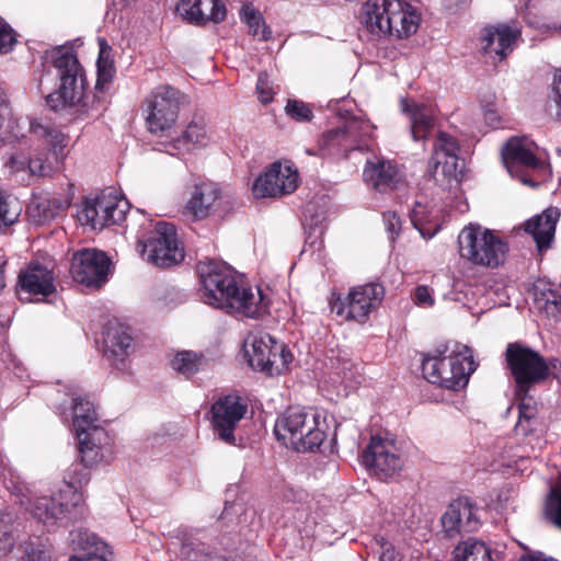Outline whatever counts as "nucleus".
<instances>
[{"instance_id": "4be33fe9", "label": "nucleus", "mask_w": 561, "mask_h": 561, "mask_svg": "<svg viewBox=\"0 0 561 561\" xmlns=\"http://www.w3.org/2000/svg\"><path fill=\"white\" fill-rule=\"evenodd\" d=\"M363 178L369 187L380 193L398 188L403 179L400 170L391 161L379 157L367 159Z\"/></svg>"}, {"instance_id": "20e7f679", "label": "nucleus", "mask_w": 561, "mask_h": 561, "mask_svg": "<svg viewBox=\"0 0 561 561\" xmlns=\"http://www.w3.org/2000/svg\"><path fill=\"white\" fill-rule=\"evenodd\" d=\"M85 462L72 465L66 473L64 485L51 496L37 497L31 506L35 518L47 526H55L67 518L82 502L79 489L90 480Z\"/></svg>"}, {"instance_id": "f3484780", "label": "nucleus", "mask_w": 561, "mask_h": 561, "mask_svg": "<svg viewBox=\"0 0 561 561\" xmlns=\"http://www.w3.org/2000/svg\"><path fill=\"white\" fill-rule=\"evenodd\" d=\"M247 404L237 394L217 399L210 409L211 426L215 436L227 444H234V430L247 412Z\"/></svg>"}, {"instance_id": "49530a36", "label": "nucleus", "mask_w": 561, "mask_h": 561, "mask_svg": "<svg viewBox=\"0 0 561 561\" xmlns=\"http://www.w3.org/2000/svg\"><path fill=\"white\" fill-rule=\"evenodd\" d=\"M285 113L296 122H310L313 118L311 106L297 99L287 101Z\"/></svg>"}, {"instance_id": "a211bd4d", "label": "nucleus", "mask_w": 561, "mask_h": 561, "mask_svg": "<svg viewBox=\"0 0 561 561\" xmlns=\"http://www.w3.org/2000/svg\"><path fill=\"white\" fill-rule=\"evenodd\" d=\"M110 260L104 252L95 249H82L71 260L72 278L88 287L99 288L107 280Z\"/></svg>"}, {"instance_id": "338daca9", "label": "nucleus", "mask_w": 561, "mask_h": 561, "mask_svg": "<svg viewBox=\"0 0 561 561\" xmlns=\"http://www.w3.org/2000/svg\"><path fill=\"white\" fill-rule=\"evenodd\" d=\"M412 561H421V560L419 558H416V559H413Z\"/></svg>"}, {"instance_id": "0eeeda50", "label": "nucleus", "mask_w": 561, "mask_h": 561, "mask_svg": "<svg viewBox=\"0 0 561 561\" xmlns=\"http://www.w3.org/2000/svg\"><path fill=\"white\" fill-rule=\"evenodd\" d=\"M249 365L270 376L280 375L293 359L290 351L268 333H251L243 344Z\"/></svg>"}, {"instance_id": "603ef678", "label": "nucleus", "mask_w": 561, "mask_h": 561, "mask_svg": "<svg viewBox=\"0 0 561 561\" xmlns=\"http://www.w3.org/2000/svg\"><path fill=\"white\" fill-rule=\"evenodd\" d=\"M551 98L556 104V116L561 119V69L554 72Z\"/></svg>"}, {"instance_id": "0e129e2a", "label": "nucleus", "mask_w": 561, "mask_h": 561, "mask_svg": "<svg viewBox=\"0 0 561 561\" xmlns=\"http://www.w3.org/2000/svg\"><path fill=\"white\" fill-rule=\"evenodd\" d=\"M548 30H551L553 32H557V33H560L561 34V24H549L547 25Z\"/></svg>"}, {"instance_id": "473e14b6", "label": "nucleus", "mask_w": 561, "mask_h": 561, "mask_svg": "<svg viewBox=\"0 0 561 561\" xmlns=\"http://www.w3.org/2000/svg\"><path fill=\"white\" fill-rule=\"evenodd\" d=\"M69 545L75 551H85L87 556L111 553L106 542L84 528H77L70 531Z\"/></svg>"}, {"instance_id": "09e8293b", "label": "nucleus", "mask_w": 561, "mask_h": 561, "mask_svg": "<svg viewBox=\"0 0 561 561\" xmlns=\"http://www.w3.org/2000/svg\"><path fill=\"white\" fill-rule=\"evenodd\" d=\"M15 44V37L11 26L0 18V54H7L12 50Z\"/></svg>"}, {"instance_id": "8fccbe9b", "label": "nucleus", "mask_w": 561, "mask_h": 561, "mask_svg": "<svg viewBox=\"0 0 561 561\" xmlns=\"http://www.w3.org/2000/svg\"><path fill=\"white\" fill-rule=\"evenodd\" d=\"M256 91L259 93V99L263 104H266L273 100V85L267 73H260L256 83Z\"/></svg>"}, {"instance_id": "4468645a", "label": "nucleus", "mask_w": 561, "mask_h": 561, "mask_svg": "<svg viewBox=\"0 0 561 561\" xmlns=\"http://www.w3.org/2000/svg\"><path fill=\"white\" fill-rule=\"evenodd\" d=\"M299 183L296 168L288 162L276 161L254 181L252 193L256 198H278L291 194Z\"/></svg>"}, {"instance_id": "69168bd1", "label": "nucleus", "mask_w": 561, "mask_h": 561, "mask_svg": "<svg viewBox=\"0 0 561 561\" xmlns=\"http://www.w3.org/2000/svg\"><path fill=\"white\" fill-rule=\"evenodd\" d=\"M126 5H129L130 3L135 2L136 0H124Z\"/></svg>"}, {"instance_id": "bf43d9fd", "label": "nucleus", "mask_w": 561, "mask_h": 561, "mask_svg": "<svg viewBox=\"0 0 561 561\" xmlns=\"http://www.w3.org/2000/svg\"><path fill=\"white\" fill-rule=\"evenodd\" d=\"M484 119L490 126L496 127L500 122V116H499L497 111L494 108H491V107L486 108L484 111Z\"/></svg>"}, {"instance_id": "a19ab883", "label": "nucleus", "mask_w": 561, "mask_h": 561, "mask_svg": "<svg viewBox=\"0 0 561 561\" xmlns=\"http://www.w3.org/2000/svg\"><path fill=\"white\" fill-rule=\"evenodd\" d=\"M20 202L0 191V228L13 225L20 217Z\"/></svg>"}, {"instance_id": "412c9836", "label": "nucleus", "mask_w": 561, "mask_h": 561, "mask_svg": "<svg viewBox=\"0 0 561 561\" xmlns=\"http://www.w3.org/2000/svg\"><path fill=\"white\" fill-rule=\"evenodd\" d=\"M440 522L445 534L449 538H454L461 533L474 531L479 525L477 508L467 499L453 501L443 514Z\"/></svg>"}, {"instance_id": "5fc2aeb1", "label": "nucleus", "mask_w": 561, "mask_h": 561, "mask_svg": "<svg viewBox=\"0 0 561 561\" xmlns=\"http://www.w3.org/2000/svg\"><path fill=\"white\" fill-rule=\"evenodd\" d=\"M103 50L100 53V57L98 60V81L96 84H105L107 83L112 77H113V69L110 65H107L105 61H103Z\"/></svg>"}, {"instance_id": "39448f33", "label": "nucleus", "mask_w": 561, "mask_h": 561, "mask_svg": "<svg viewBox=\"0 0 561 561\" xmlns=\"http://www.w3.org/2000/svg\"><path fill=\"white\" fill-rule=\"evenodd\" d=\"M320 415L312 409L289 407L275 423L276 438L297 451L313 450L325 438L319 427Z\"/></svg>"}, {"instance_id": "aec40b11", "label": "nucleus", "mask_w": 561, "mask_h": 561, "mask_svg": "<svg viewBox=\"0 0 561 561\" xmlns=\"http://www.w3.org/2000/svg\"><path fill=\"white\" fill-rule=\"evenodd\" d=\"M520 34L516 25L503 23L490 25L482 31L481 47L490 58L501 61L513 51Z\"/></svg>"}, {"instance_id": "f8f14e48", "label": "nucleus", "mask_w": 561, "mask_h": 561, "mask_svg": "<svg viewBox=\"0 0 561 561\" xmlns=\"http://www.w3.org/2000/svg\"><path fill=\"white\" fill-rule=\"evenodd\" d=\"M458 150V144L451 136L444 131L437 133L428 162V172L437 183L451 186L461 181Z\"/></svg>"}, {"instance_id": "e2e57ef3", "label": "nucleus", "mask_w": 561, "mask_h": 561, "mask_svg": "<svg viewBox=\"0 0 561 561\" xmlns=\"http://www.w3.org/2000/svg\"><path fill=\"white\" fill-rule=\"evenodd\" d=\"M3 267H4V263H1L0 262V291L4 288L5 284H4V276H3Z\"/></svg>"}, {"instance_id": "6e6552de", "label": "nucleus", "mask_w": 561, "mask_h": 561, "mask_svg": "<svg viewBox=\"0 0 561 561\" xmlns=\"http://www.w3.org/2000/svg\"><path fill=\"white\" fill-rule=\"evenodd\" d=\"M54 64L60 85L58 91L47 96V104L53 110L79 104L84 95V76L77 57L69 50H58Z\"/></svg>"}, {"instance_id": "7ed1b4c3", "label": "nucleus", "mask_w": 561, "mask_h": 561, "mask_svg": "<svg viewBox=\"0 0 561 561\" xmlns=\"http://www.w3.org/2000/svg\"><path fill=\"white\" fill-rule=\"evenodd\" d=\"M477 367L472 350L457 342L436 348L422 360L425 379L450 390L465 388Z\"/></svg>"}, {"instance_id": "37998d69", "label": "nucleus", "mask_w": 561, "mask_h": 561, "mask_svg": "<svg viewBox=\"0 0 561 561\" xmlns=\"http://www.w3.org/2000/svg\"><path fill=\"white\" fill-rule=\"evenodd\" d=\"M546 516L561 529V483L551 489L546 503Z\"/></svg>"}, {"instance_id": "cd10ccee", "label": "nucleus", "mask_w": 561, "mask_h": 561, "mask_svg": "<svg viewBox=\"0 0 561 561\" xmlns=\"http://www.w3.org/2000/svg\"><path fill=\"white\" fill-rule=\"evenodd\" d=\"M209 140L210 136L204 118L194 117L186 126L181 137L176 138L170 145L169 152L171 154H183L207 146Z\"/></svg>"}, {"instance_id": "58836bf2", "label": "nucleus", "mask_w": 561, "mask_h": 561, "mask_svg": "<svg viewBox=\"0 0 561 561\" xmlns=\"http://www.w3.org/2000/svg\"><path fill=\"white\" fill-rule=\"evenodd\" d=\"M15 515L9 512L0 515V558L10 553L16 541Z\"/></svg>"}, {"instance_id": "c9c22d12", "label": "nucleus", "mask_w": 561, "mask_h": 561, "mask_svg": "<svg viewBox=\"0 0 561 561\" xmlns=\"http://www.w3.org/2000/svg\"><path fill=\"white\" fill-rule=\"evenodd\" d=\"M454 561H492L490 548L477 538H468L454 550Z\"/></svg>"}, {"instance_id": "bb28decb", "label": "nucleus", "mask_w": 561, "mask_h": 561, "mask_svg": "<svg viewBox=\"0 0 561 561\" xmlns=\"http://www.w3.org/2000/svg\"><path fill=\"white\" fill-rule=\"evenodd\" d=\"M392 0H368L364 7L363 23L376 37H386L391 33L390 2Z\"/></svg>"}, {"instance_id": "9b49d317", "label": "nucleus", "mask_w": 561, "mask_h": 561, "mask_svg": "<svg viewBox=\"0 0 561 561\" xmlns=\"http://www.w3.org/2000/svg\"><path fill=\"white\" fill-rule=\"evenodd\" d=\"M180 92L170 85L156 88L145 101L147 128L151 134L171 129L179 115Z\"/></svg>"}, {"instance_id": "a878e982", "label": "nucleus", "mask_w": 561, "mask_h": 561, "mask_svg": "<svg viewBox=\"0 0 561 561\" xmlns=\"http://www.w3.org/2000/svg\"><path fill=\"white\" fill-rule=\"evenodd\" d=\"M391 33L388 36L407 38L417 31L420 15L412 5L401 0L390 2Z\"/></svg>"}, {"instance_id": "4d7b16f0", "label": "nucleus", "mask_w": 561, "mask_h": 561, "mask_svg": "<svg viewBox=\"0 0 561 561\" xmlns=\"http://www.w3.org/2000/svg\"><path fill=\"white\" fill-rule=\"evenodd\" d=\"M414 301L416 305L422 307H432L434 305V298L432 297L430 288L424 285L417 286L415 289Z\"/></svg>"}, {"instance_id": "4c0bfd02", "label": "nucleus", "mask_w": 561, "mask_h": 561, "mask_svg": "<svg viewBox=\"0 0 561 561\" xmlns=\"http://www.w3.org/2000/svg\"><path fill=\"white\" fill-rule=\"evenodd\" d=\"M241 20L248 25L249 34L259 41H267L271 32L265 22L252 5H243L240 12Z\"/></svg>"}, {"instance_id": "2eb2a0df", "label": "nucleus", "mask_w": 561, "mask_h": 561, "mask_svg": "<svg viewBox=\"0 0 561 561\" xmlns=\"http://www.w3.org/2000/svg\"><path fill=\"white\" fill-rule=\"evenodd\" d=\"M363 465L380 480L398 474L403 462L392 440L373 436L362 455Z\"/></svg>"}, {"instance_id": "f03ea898", "label": "nucleus", "mask_w": 561, "mask_h": 561, "mask_svg": "<svg viewBox=\"0 0 561 561\" xmlns=\"http://www.w3.org/2000/svg\"><path fill=\"white\" fill-rule=\"evenodd\" d=\"M202 300L228 313L248 318L259 317L264 309L260 290L239 287L234 276L225 264L209 262L201 268Z\"/></svg>"}, {"instance_id": "e433bc0d", "label": "nucleus", "mask_w": 561, "mask_h": 561, "mask_svg": "<svg viewBox=\"0 0 561 561\" xmlns=\"http://www.w3.org/2000/svg\"><path fill=\"white\" fill-rule=\"evenodd\" d=\"M322 146L344 154H347L352 150H363V146L357 145V140H354L351 137L344 126L324 133L322 137Z\"/></svg>"}, {"instance_id": "13d9d810", "label": "nucleus", "mask_w": 561, "mask_h": 561, "mask_svg": "<svg viewBox=\"0 0 561 561\" xmlns=\"http://www.w3.org/2000/svg\"><path fill=\"white\" fill-rule=\"evenodd\" d=\"M518 561H559L556 558L538 550L526 549Z\"/></svg>"}, {"instance_id": "864d4df0", "label": "nucleus", "mask_w": 561, "mask_h": 561, "mask_svg": "<svg viewBox=\"0 0 561 561\" xmlns=\"http://www.w3.org/2000/svg\"><path fill=\"white\" fill-rule=\"evenodd\" d=\"M383 222L386 226V230L390 234V239L393 240L394 237L400 231V226H401L400 218L397 216L396 213L387 211L383 214Z\"/></svg>"}, {"instance_id": "9d476101", "label": "nucleus", "mask_w": 561, "mask_h": 561, "mask_svg": "<svg viewBox=\"0 0 561 561\" xmlns=\"http://www.w3.org/2000/svg\"><path fill=\"white\" fill-rule=\"evenodd\" d=\"M505 358L516 388L522 390L543 381L549 375V366L543 357L520 343H510Z\"/></svg>"}, {"instance_id": "6ab92c4d", "label": "nucleus", "mask_w": 561, "mask_h": 561, "mask_svg": "<svg viewBox=\"0 0 561 561\" xmlns=\"http://www.w3.org/2000/svg\"><path fill=\"white\" fill-rule=\"evenodd\" d=\"M220 197L221 191L217 183L198 181L191 188L183 214L194 221L204 220L216 211Z\"/></svg>"}, {"instance_id": "5701e85b", "label": "nucleus", "mask_w": 561, "mask_h": 561, "mask_svg": "<svg viewBox=\"0 0 561 561\" xmlns=\"http://www.w3.org/2000/svg\"><path fill=\"white\" fill-rule=\"evenodd\" d=\"M178 10L190 23H219L225 20L227 11L220 0H181Z\"/></svg>"}, {"instance_id": "052dcab7", "label": "nucleus", "mask_w": 561, "mask_h": 561, "mask_svg": "<svg viewBox=\"0 0 561 561\" xmlns=\"http://www.w3.org/2000/svg\"><path fill=\"white\" fill-rule=\"evenodd\" d=\"M108 553H101V554H90V556H84V557H77V556H72L69 561H107L106 560V556Z\"/></svg>"}, {"instance_id": "393cba45", "label": "nucleus", "mask_w": 561, "mask_h": 561, "mask_svg": "<svg viewBox=\"0 0 561 561\" xmlns=\"http://www.w3.org/2000/svg\"><path fill=\"white\" fill-rule=\"evenodd\" d=\"M559 218V209L550 207L525 222V231L534 238L539 252L551 247Z\"/></svg>"}, {"instance_id": "f257e3e1", "label": "nucleus", "mask_w": 561, "mask_h": 561, "mask_svg": "<svg viewBox=\"0 0 561 561\" xmlns=\"http://www.w3.org/2000/svg\"><path fill=\"white\" fill-rule=\"evenodd\" d=\"M31 135L32 144L27 148H19L8 153L3 162L5 173L15 182L30 185L49 175L53 167L47 151L56 161H62L67 156L69 137L57 127L42 124L26 116L15 119L12 126L13 136L24 138Z\"/></svg>"}, {"instance_id": "1a4fd4ad", "label": "nucleus", "mask_w": 561, "mask_h": 561, "mask_svg": "<svg viewBox=\"0 0 561 561\" xmlns=\"http://www.w3.org/2000/svg\"><path fill=\"white\" fill-rule=\"evenodd\" d=\"M137 247L142 259L158 267H169L184 259L176 229L169 222H158L150 236L138 241Z\"/></svg>"}, {"instance_id": "3c124183", "label": "nucleus", "mask_w": 561, "mask_h": 561, "mask_svg": "<svg viewBox=\"0 0 561 561\" xmlns=\"http://www.w3.org/2000/svg\"><path fill=\"white\" fill-rule=\"evenodd\" d=\"M423 214L424 207L417 204L411 213V222L423 237L432 238L436 233L437 228H435L433 231L426 230L423 224Z\"/></svg>"}, {"instance_id": "2f4dec72", "label": "nucleus", "mask_w": 561, "mask_h": 561, "mask_svg": "<svg viewBox=\"0 0 561 561\" xmlns=\"http://www.w3.org/2000/svg\"><path fill=\"white\" fill-rule=\"evenodd\" d=\"M402 110L411 121V133L414 140L426 138L427 134L434 127V118L428 108L410 105L405 100L402 101Z\"/></svg>"}, {"instance_id": "de8ad7c7", "label": "nucleus", "mask_w": 561, "mask_h": 561, "mask_svg": "<svg viewBox=\"0 0 561 561\" xmlns=\"http://www.w3.org/2000/svg\"><path fill=\"white\" fill-rule=\"evenodd\" d=\"M538 301L541 304L540 307L545 309L548 314H554L561 311V295L553 289L542 291Z\"/></svg>"}, {"instance_id": "ddd939ff", "label": "nucleus", "mask_w": 561, "mask_h": 561, "mask_svg": "<svg viewBox=\"0 0 561 561\" xmlns=\"http://www.w3.org/2000/svg\"><path fill=\"white\" fill-rule=\"evenodd\" d=\"M385 296L383 287L370 283L352 288L344 299L331 302V310L345 319L363 321L376 309Z\"/></svg>"}, {"instance_id": "ea45409f", "label": "nucleus", "mask_w": 561, "mask_h": 561, "mask_svg": "<svg viewBox=\"0 0 561 561\" xmlns=\"http://www.w3.org/2000/svg\"><path fill=\"white\" fill-rule=\"evenodd\" d=\"M171 366L175 371L191 376L203 366V357L191 351H182L171 360Z\"/></svg>"}, {"instance_id": "f704fd0d", "label": "nucleus", "mask_w": 561, "mask_h": 561, "mask_svg": "<svg viewBox=\"0 0 561 561\" xmlns=\"http://www.w3.org/2000/svg\"><path fill=\"white\" fill-rule=\"evenodd\" d=\"M72 417L77 435H82V432H87L98 421L93 403L81 396L72 398Z\"/></svg>"}, {"instance_id": "dca6fc26", "label": "nucleus", "mask_w": 561, "mask_h": 561, "mask_svg": "<svg viewBox=\"0 0 561 561\" xmlns=\"http://www.w3.org/2000/svg\"><path fill=\"white\" fill-rule=\"evenodd\" d=\"M536 150L537 146L527 137H512L502 148V160L508 173L530 186H535V183L528 180L520 169L538 170L545 167Z\"/></svg>"}, {"instance_id": "c756f323", "label": "nucleus", "mask_w": 561, "mask_h": 561, "mask_svg": "<svg viewBox=\"0 0 561 561\" xmlns=\"http://www.w3.org/2000/svg\"><path fill=\"white\" fill-rule=\"evenodd\" d=\"M19 284L23 290L34 295L48 296L55 291L51 272L37 264L30 265L25 272L20 274Z\"/></svg>"}, {"instance_id": "6e6d98bb", "label": "nucleus", "mask_w": 561, "mask_h": 561, "mask_svg": "<svg viewBox=\"0 0 561 561\" xmlns=\"http://www.w3.org/2000/svg\"><path fill=\"white\" fill-rule=\"evenodd\" d=\"M377 542L381 548L379 561H400L398 552L390 542L386 541L385 538H379Z\"/></svg>"}, {"instance_id": "680f3d73", "label": "nucleus", "mask_w": 561, "mask_h": 561, "mask_svg": "<svg viewBox=\"0 0 561 561\" xmlns=\"http://www.w3.org/2000/svg\"><path fill=\"white\" fill-rule=\"evenodd\" d=\"M26 561H48V556L43 550H32L26 553Z\"/></svg>"}, {"instance_id": "423d86ee", "label": "nucleus", "mask_w": 561, "mask_h": 561, "mask_svg": "<svg viewBox=\"0 0 561 561\" xmlns=\"http://www.w3.org/2000/svg\"><path fill=\"white\" fill-rule=\"evenodd\" d=\"M458 245L461 257L474 265L491 268L500 266L508 251L504 241L479 225L465 227L458 237Z\"/></svg>"}, {"instance_id": "c85d7f7f", "label": "nucleus", "mask_w": 561, "mask_h": 561, "mask_svg": "<svg viewBox=\"0 0 561 561\" xmlns=\"http://www.w3.org/2000/svg\"><path fill=\"white\" fill-rule=\"evenodd\" d=\"M131 344L133 339L126 329L121 325L107 328L104 336L106 356L118 369L125 367V358L129 354Z\"/></svg>"}, {"instance_id": "7c9ffc66", "label": "nucleus", "mask_w": 561, "mask_h": 561, "mask_svg": "<svg viewBox=\"0 0 561 561\" xmlns=\"http://www.w3.org/2000/svg\"><path fill=\"white\" fill-rule=\"evenodd\" d=\"M99 208L102 210V220L106 227L124 220L128 203L126 199L118 197L113 190H110L100 194Z\"/></svg>"}, {"instance_id": "c03bdc74", "label": "nucleus", "mask_w": 561, "mask_h": 561, "mask_svg": "<svg viewBox=\"0 0 561 561\" xmlns=\"http://www.w3.org/2000/svg\"><path fill=\"white\" fill-rule=\"evenodd\" d=\"M344 128L351 135L354 140H357V145L365 147V139L369 138L373 134V126L363 119L352 118L344 124Z\"/></svg>"}, {"instance_id": "a18cd8bd", "label": "nucleus", "mask_w": 561, "mask_h": 561, "mask_svg": "<svg viewBox=\"0 0 561 561\" xmlns=\"http://www.w3.org/2000/svg\"><path fill=\"white\" fill-rule=\"evenodd\" d=\"M516 388L515 394L519 401V423L522 420L529 421L536 416L537 403L534 398L529 394L530 388Z\"/></svg>"}, {"instance_id": "b1692460", "label": "nucleus", "mask_w": 561, "mask_h": 561, "mask_svg": "<svg viewBox=\"0 0 561 561\" xmlns=\"http://www.w3.org/2000/svg\"><path fill=\"white\" fill-rule=\"evenodd\" d=\"M77 437L82 462L96 465L103 461L110 446L108 434L103 427L95 423L88 427L87 432H82V435H77Z\"/></svg>"}, {"instance_id": "72a5a7b5", "label": "nucleus", "mask_w": 561, "mask_h": 561, "mask_svg": "<svg viewBox=\"0 0 561 561\" xmlns=\"http://www.w3.org/2000/svg\"><path fill=\"white\" fill-rule=\"evenodd\" d=\"M65 207L66 205L59 199L37 196L28 204L27 214L34 222L43 225L54 219Z\"/></svg>"}, {"instance_id": "79ce46f5", "label": "nucleus", "mask_w": 561, "mask_h": 561, "mask_svg": "<svg viewBox=\"0 0 561 561\" xmlns=\"http://www.w3.org/2000/svg\"><path fill=\"white\" fill-rule=\"evenodd\" d=\"M100 195L94 199L87 201L79 213V220L92 229H102L105 227L102 218V210L99 208Z\"/></svg>"}]
</instances>
